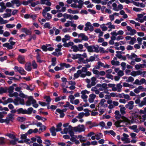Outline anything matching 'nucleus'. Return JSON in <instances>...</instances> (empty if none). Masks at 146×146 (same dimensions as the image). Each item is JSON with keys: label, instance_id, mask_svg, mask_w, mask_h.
<instances>
[{"label": "nucleus", "instance_id": "obj_1", "mask_svg": "<svg viewBox=\"0 0 146 146\" xmlns=\"http://www.w3.org/2000/svg\"><path fill=\"white\" fill-rule=\"evenodd\" d=\"M107 106L108 104L106 103V100L104 99H102L100 100L96 109L100 113V115L103 114L105 111V109L103 108V107L105 108Z\"/></svg>", "mask_w": 146, "mask_h": 146}, {"label": "nucleus", "instance_id": "obj_2", "mask_svg": "<svg viewBox=\"0 0 146 146\" xmlns=\"http://www.w3.org/2000/svg\"><path fill=\"white\" fill-rule=\"evenodd\" d=\"M121 119H122L121 121H117L115 122V125L117 127L122 126L123 125H121V122H123L126 125H127L130 123V121L126 117L122 116L121 117Z\"/></svg>", "mask_w": 146, "mask_h": 146}, {"label": "nucleus", "instance_id": "obj_3", "mask_svg": "<svg viewBox=\"0 0 146 146\" xmlns=\"http://www.w3.org/2000/svg\"><path fill=\"white\" fill-rule=\"evenodd\" d=\"M85 80L88 83L87 87L88 88H90L92 86L95 85L96 83V78L94 76L92 77L90 79H86Z\"/></svg>", "mask_w": 146, "mask_h": 146}, {"label": "nucleus", "instance_id": "obj_4", "mask_svg": "<svg viewBox=\"0 0 146 146\" xmlns=\"http://www.w3.org/2000/svg\"><path fill=\"white\" fill-rule=\"evenodd\" d=\"M31 101H32V104L34 107L36 108L38 107V105L36 103V100H34L32 96H30L28 98V100L26 103V105L28 106H31Z\"/></svg>", "mask_w": 146, "mask_h": 146}, {"label": "nucleus", "instance_id": "obj_5", "mask_svg": "<svg viewBox=\"0 0 146 146\" xmlns=\"http://www.w3.org/2000/svg\"><path fill=\"white\" fill-rule=\"evenodd\" d=\"M126 56L128 59L131 60H134L136 62H139L141 60L140 58H138L137 55L134 53H132L131 55L128 54H127Z\"/></svg>", "mask_w": 146, "mask_h": 146}, {"label": "nucleus", "instance_id": "obj_6", "mask_svg": "<svg viewBox=\"0 0 146 146\" xmlns=\"http://www.w3.org/2000/svg\"><path fill=\"white\" fill-rule=\"evenodd\" d=\"M146 73V71L142 72L140 70L133 71L130 73V75L133 77H135L139 75H142V77H144Z\"/></svg>", "mask_w": 146, "mask_h": 146}, {"label": "nucleus", "instance_id": "obj_7", "mask_svg": "<svg viewBox=\"0 0 146 146\" xmlns=\"http://www.w3.org/2000/svg\"><path fill=\"white\" fill-rule=\"evenodd\" d=\"M27 135L23 134L21 136V138L22 140L18 141L19 143H23V142L26 143L27 144H30L33 143L29 139H26Z\"/></svg>", "mask_w": 146, "mask_h": 146}, {"label": "nucleus", "instance_id": "obj_8", "mask_svg": "<svg viewBox=\"0 0 146 146\" xmlns=\"http://www.w3.org/2000/svg\"><path fill=\"white\" fill-rule=\"evenodd\" d=\"M126 29L128 32L126 33V35L133 36L136 34V31L135 29H133L130 27L127 26Z\"/></svg>", "mask_w": 146, "mask_h": 146}, {"label": "nucleus", "instance_id": "obj_9", "mask_svg": "<svg viewBox=\"0 0 146 146\" xmlns=\"http://www.w3.org/2000/svg\"><path fill=\"white\" fill-rule=\"evenodd\" d=\"M90 93V92L87 91L86 90H85L82 91L81 92V98L84 100V101L86 102L87 101V99L88 96L86 95V94H88Z\"/></svg>", "mask_w": 146, "mask_h": 146}, {"label": "nucleus", "instance_id": "obj_10", "mask_svg": "<svg viewBox=\"0 0 146 146\" xmlns=\"http://www.w3.org/2000/svg\"><path fill=\"white\" fill-rule=\"evenodd\" d=\"M94 27L92 26L91 23L89 22H87L85 24V27L84 28V30L87 31L88 30L90 31H94Z\"/></svg>", "mask_w": 146, "mask_h": 146}, {"label": "nucleus", "instance_id": "obj_11", "mask_svg": "<svg viewBox=\"0 0 146 146\" xmlns=\"http://www.w3.org/2000/svg\"><path fill=\"white\" fill-rule=\"evenodd\" d=\"M108 84L104 83L102 84V86L101 88H99V90L100 91H104L105 93L107 94H109V90L108 89Z\"/></svg>", "mask_w": 146, "mask_h": 146}, {"label": "nucleus", "instance_id": "obj_12", "mask_svg": "<svg viewBox=\"0 0 146 146\" xmlns=\"http://www.w3.org/2000/svg\"><path fill=\"white\" fill-rule=\"evenodd\" d=\"M74 130L75 131L81 132L85 130V128L83 125H79L74 127Z\"/></svg>", "mask_w": 146, "mask_h": 146}, {"label": "nucleus", "instance_id": "obj_13", "mask_svg": "<svg viewBox=\"0 0 146 146\" xmlns=\"http://www.w3.org/2000/svg\"><path fill=\"white\" fill-rule=\"evenodd\" d=\"M13 102L16 105H18L20 104L22 105H23L24 104V100L19 98H17L15 99Z\"/></svg>", "mask_w": 146, "mask_h": 146}, {"label": "nucleus", "instance_id": "obj_14", "mask_svg": "<svg viewBox=\"0 0 146 146\" xmlns=\"http://www.w3.org/2000/svg\"><path fill=\"white\" fill-rule=\"evenodd\" d=\"M70 25L74 28V30H76V25L72 21H68L67 22L65 23L64 25V26L65 27H68Z\"/></svg>", "mask_w": 146, "mask_h": 146}, {"label": "nucleus", "instance_id": "obj_15", "mask_svg": "<svg viewBox=\"0 0 146 146\" xmlns=\"http://www.w3.org/2000/svg\"><path fill=\"white\" fill-rule=\"evenodd\" d=\"M135 118L139 119L140 120V122H141L144 121L146 119V114H145L142 115V117L141 115L135 114L134 115Z\"/></svg>", "mask_w": 146, "mask_h": 146}, {"label": "nucleus", "instance_id": "obj_16", "mask_svg": "<svg viewBox=\"0 0 146 146\" xmlns=\"http://www.w3.org/2000/svg\"><path fill=\"white\" fill-rule=\"evenodd\" d=\"M17 60L19 63L24 64L25 62V56L22 55H19L17 58Z\"/></svg>", "mask_w": 146, "mask_h": 146}, {"label": "nucleus", "instance_id": "obj_17", "mask_svg": "<svg viewBox=\"0 0 146 146\" xmlns=\"http://www.w3.org/2000/svg\"><path fill=\"white\" fill-rule=\"evenodd\" d=\"M134 102L133 101H130L128 102L127 104L125 105V107L129 110H132L134 106Z\"/></svg>", "mask_w": 146, "mask_h": 146}, {"label": "nucleus", "instance_id": "obj_18", "mask_svg": "<svg viewBox=\"0 0 146 146\" xmlns=\"http://www.w3.org/2000/svg\"><path fill=\"white\" fill-rule=\"evenodd\" d=\"M145 13H143V14H139L137 15V17L135 19V20L138 21L139 22L142 23L144 22V20L143 19V15H145Z\"/></svg>", "mask_w": 146, "mask_h": 146}, {"label": "nucleus", "instance_id": "obj_19", "mask_svg": "<svg viewBox=\"0 0 146 146\" xmlns=\"http://www.w3.org/2000/svg\"><path fill=\"white\" fill-rule=\"evenodd\" d=\"M72 58L74 59H78L80 60L81 61L83 59L82 57V54H72Z\"/></svg>", "mask_w": 146, "mask_h": 146}, {"label": "nucleus", "instance_id": "obj_20", "mask_svg": "<svg viewBox=\"0 0 146 146\" xmlns=\"http://www.w3.org/2000/svg\"><path fill=\"white\" fill-rule=\"evenodd\" d=\"M72 127L71 126H69L68 127H66L64 128L63 131L61 132L62 134H66L69 132L70 130H72Z\"/></svg>", "mask_w": 146, "mask_h": 146}, {"label": "nucleus", "instance_id": "obj_21", "mask_svg": "<svg viewBox=\"0 0 146 146\" xmlns=\"http://www.w3.org/2000/svg\"><path fill=\"white\" fill-rule=\"evenodd\" d=\"M87 124L88 125L89 127L90 128L93 127L97 126L98 124L96 122H92L91 121H89L87 122Z\"/></svg>", "mask_w": 146, "mask_h": 146}, {"label": "nucleus", "instance_id": "obj_22", "mask_svg": "<svg viewBox=\"0 0 146 146\" xmlns=\"http://www.w3.org/2000/svg\"><path fill=\"white\" fill-rule=\"evenodd\" d=\"M96 97V96L95 94H90L89 96V98L88 99L89 102L90 103L93 102Z\"/></svg>", "mask_w": 146, "mask_h": 146}, {"label": "nucleus", "instance_id": "obj_23", "mask_svg": "<svg viewBox=\"0 0 146 146\" xmlns=\"http://www.w3.org/2000/svg\"><path fill=\"white\" fill-rule=\"evenodd\" d=\"M143 89V87L141 86H139L137 88H135L133 90L134 92L136 94H139L141 91H142V89Z\"/></svg>", "mask_w": 146, "mask_h": 146}, {"label": "nucleus", "instance_id": "obj_24", "mask_svg": "<svg viewBox=\"0 0 146 146\" xmlns=\"http://www.w3.org/2000/svg\"><path fill=\"white\" fill-rule=\"evenodd\" d=\"M78 37H81L82 40L86 41L88 40V38L84 33H80L78 34Z\"/></svg>", "mask_w": 146, "mask_h": 146}, {"label": "nucleus", "instance_id": "obj_25", "mask_svg": "<svg viewBox=\"0 0 146 146\" xmlns=\"http://www.w3.org/2000/svg\"><path fill=\"white\" fill-rule=\"evenodd\" d=\"M106 25H108V27L110 29L108 30L109 31H111V29H115V27L114 25H112L111 22H108L106 24Z\"/></svg>", "mask_w": 146, "mask_h": 146}, {"label": "nucleus", "instance_id": "obj_26", "mask_svg": "<svg viewBox=\"0 0 146 146\" xmlns=\"http://www.w3.org/2000/svg\"><path fill=\"white\" fill-rule=\"evenodd\" d=\"M129 128L131 130H133L134 132L136 133H138L139 131V130L137 128V126L136 125L129 126Z\"/></svg>", "mask_w": 146, "mask_h": 146}, {"label": "nucleus", "instance_id": "obj_27", "mask_svg": "<svg viewBox=\"0 0 146 146\" xmlns=\"http://www.w3.org/2000/svg\"><path fill=\"white\" fill-rule=\"evenodd\" d=\"M119 107V108H120V110L121 113L122 115L125 114L126 113V112L125 111L126 107H124L122 105H120Z\"/></svg>", "mask_w": 146, "mask_h": 146}, {"label": "nucleus", "instance_id": "obj_28", "mask_svg": "<svg viewBox=\"0 0 146 146\" xmlns=\"http://www.w3.org/2000/svg\"><path fill=\"white\" fill-rule=\"evenodd\" d=\"M25 68L27 71H31L32 69L31 63L30 62H27L25 64Z\"/></svg>", "mask_w": 146, "mask_h": 146}, {"label": "nucleus", "instance_id": "obj_29", "mask_svg": "<svg viewBox=\"0 0 146 146\" xmlns=\"http://www.w3.org/2000/svg\"><path fill=\"white\" fill-rule=\"evenodd\" d=\"M43 16L45 17L47 20H49L52 18V15L49 13H42Z\"/></svg>", "mask_w": 146, "mask_h": 146}, {"label": "nucleus", "instance_id": "obj_30", "mask_svg": "<svg viewBox=\"0 0 146 146\" xmlns=\"http://www.w3.org/2000/svg\"><path fill=\"white\" fill-rule=\"evenodd\" d=\"M95 133L93 132H90L87 135L86 137H91V139L93 140L96 139V136L94 135Z\"/></svg>", "mask_w": 146, "mask_h": 146}, {"label": "nucleus", "instance_id": "obj_31", "mask_svg": "<svg viewBox=\"0 0 146 146\" xmlns=\"http://www.w3.org/2000/svg\"><path fill=\"white\" fill-rule=\"evenodd\" d=\"M58 5L62 7L61 11H58V12H64L66 10V8L64 7V3L62 2H60L58 3Z\"/></svg>", "mask_w": 146, "mask_h": 146}, {"label": "nucleus", "instance_id": "obj_32", "mask_svg": "<svg viewBox=\"0 0 146 146\" xmlns=\"http://www.w3.org/2000/svg\"><path fill=\"white\" fill-rule=\"evenodd\" d=\"M110 95L111 97H119L120 98H122L121 96V94H117V93L112 92L110 93Z\"/></svg>", "mask_w": 146, "mask_h": 146}, {"label": "nucleus", "instance_id": "obj_33", "mask_svg": "<svg viewBox=\"0 0 146 146\" xmlns=\"http://www.w3.org/2000/svg\"><path fill=\"white\" fill-rule=\"evenodd\" d=\"M83 5L82 4H78V5H77L75 3H72L70 5L71 7L72 8H81L83 6Z\"/></svg>", "mask_w": 146, "mask_h": 146}, {"label": "nucleus", "instance_id": "obj_34", "mask_svg": "<svg viewBox=\"0 0 146 146\" xmlns=\"http://www.w3.org/2000/svg\"><path fill=\"white\" fill-rule=\"evenodd\" d=\"M56 111L60 114V117L62 118L65 115L64 113V111L62 110H61L59 109H57Z\"/></svg>", "mask_w": 146, "mask_h": 146}, {"label": "nucleus", "instance_id": "obj_35", "mask_svg": "<svg viewBox=\"0 0 146 146\" xmlns=\"http://www.w3.org/2000/svg\"><path fill=\"white\" fill-rule=\"evenodd\" d=\"M146 105V97L144 98L143 100L141 101L139 105V106L140 107H143V106Z\"/></svg>", "mask_w": 146, "mask_h": 146}, {"label": "nucleus", "instance_id": "obj_36", "mask_svg": "<svg viewBox=\"0 0 146 146\" xmlns=\"http://www.w3.org/2000/svg\"><path fill=\"white\" fill-rule=\"evenodd\" d=\"M61 50V49H59L58 48H56L55 50V52H53L52 54L54 55L58 56L59 55L61 54L60 53V52Z\"/></svg>", "mask_w": 146, "mask_h": 146}, {"label": "nucleus", "instance_id": "obj_37", "mask_svg": "<svg viewBox=\"0 0 146 146\" xmlns=\"http://www.w3.org/2000/svg\"><path fill=\"white\" fill-rule=\"evenodd\" d=\"M21 30L23 32L25 33L27 35H29L31 33L30 31L27 28H22Z\"/></svg>", "mask_w": 146, "mask_h": 146}, {"label": "nucleus", "instance_id": "obj_38", "mask_svg": "<svg viewBox=\"0 0 146 146\" xmlns=\"http://www.w3.org/2000/svg\"><path fill=\"white\" fill-rule=\"evenodd\" d=\"M3 46L4 47H6L7 48L11 49L13 48V47L12 45H10L9 43H6L5 44H3Z\"/></svg>", "mask_w": 146, "mask_h": 146}, {"label": "nucleus", "instance_id": "obj_39", "mask_svg": "<svg viewBox=\"0 0 146 146\" xmlns=\"http://www.w3.org/2000/svg\"><path fill=\"white\" fill-rule=\"evenodd\" d=\"M18 114L22 113L26 114V109H23L22 108H20L17 110Z\"/></svg>", "mask_w": 146, "mask_h": 146}, {"label": "nucleus", "instance_id": "obj_40", "mask_svg": "<svg viewBox=\"0 0 146 146\" xmlns=\"http://www.w3.org/2000/svg\"><path fill=\"white\" fill-rule=\"evenodd\" d=\"M70 36L68 35H65L64 38H62V40L63 42H65L70 40Z\"/></svg>", "mask_w": 146, "mask_h": 146}, {"label": "nucleus", "instance_id": "obj_41", "mask_svg": "<svg viewBox=\"0 0 146 146\" xmlns=\"http://www.w3.org/2000/svg\"><path fill=\"white\" fill-rule=\"evenodd\" d=\"M13 102V100L12 99L9 98L7 100H5L3 102H2V103L4 105H6L8 103H11Z\"/></svg>", "mask_w": 146, "mask_h": 146}, {"label": "nucleus", "instance_id": "obj_42", "mask_svg": "<svg viewBox=\"0 0 146 146\" xmlns=\"http://www.w3.org/2000/svg\"><path fill=\"white\" fill-rule=\"evenodd\" d=\"M121 94L122 97H123L125 99H126L128 101L131 100L130 97L128 94H125L124 93H122Z\"/></svg>", "mask_w": 146, "mask_h": 146}, {"label": "nucleus", "instance_id": "obj_43", "mask_svg": "<svg viewBox=\"0 0 146 146\" xmlns=\"http://www.w3.org/2000/svg\"><path fill=\"white\" fill-rule=\"evenodd\" d=\"M50 132L52 133V135L53 136H55L56 135V129L54 127H52L50 129Z\"/></svg>", "mask_w": 146, "mask_h": 146}, {"label": "nucleus", "instance_id": "obj_44", "mask_svg": "<svg viewBox=\"0 0 146 146\" xmlns=\"http://www.w3.org/2000/svg\"><path fill=\"white\" fill-rule=\"evenodd\" d=\"M13 140H11L10 141V143L12 145H15L17 143V142H18V139L16 138V137L14 139H13Z\"/></svg>", "mask_w": 146, "mask_h": 146}, {"label": "nucleus", "instance_id": "obj_45", "mask_svg": "<svg viewBox=\"0 0 146 146\" xmlns=\"http://www.w3.org/2000/svg\"><path fill=\"white\" fill-rule=\"evenodd\" d=\"M35 87V85H30L29 86L27 85L26 89L28 90H30L31 91H33Z\"/></svg>", "mask_w": 146, "mask_h": 146}, {"label": "nucleus", "instance_id": "obj_46", "mask_svg": "<svg viewBox=\"0 0 146 146\" xmlns=\"http://www.w3.org/2000/svg\"><path fill=\"white\" fill-rule=\"evenodd\" d=\"M9 22V21L4 20L3 18L0 16V24L1 25L5 24Z\"/></svg>", "mask_w": 146, "mask_h": 146}, {"label": "nucleus", "instance_id": "obj_47", "mask_svg": "<svg viewBox=\"0 0 146 146\" xmlns=\"http://www.w3.org/2000/svg\"><path fill=\"white\" fill-rule=\"evenodd\" d=\"M33 111V109L31 107L28 108L27 110L26 109V114L30 115L32 113Z\"/></svg>", "mask_w": 146, "mask_h": 146}, {"label": "nucleus", "instance_id": "obj_48", "mask_svg": "<svg viewBox=\"0 0 146 146\" xmlns=\"http://www.w3.org/2000/svg\"><path fill=\"white\" fill-rule=\"evenodd\" d=\"M121 140L124 143H128L130 142V140L129 138H122Z\"/></svg>", "mask_w": 146, "mask_h": 146}, {"label": "nucleus", "instance_id": "obj_49", "mask_svg": "<svg viewBox=\"0 0 146 146\" xmlns=\"http://www.w3.org/2000/svg\"><path fill=\"white\" fill-rule=\"evenodd\" d=\"M97 140H98L103 137V135L101 133H98L95 135Z\"/></svg>", "mask_w": 146, "mask_h": 146}, {"label": "nucleus", "instance_id": "obj_50", "mask_svg": "<svg viewBox=\"0 0 146 146\" xmlns=\"http://www.w3.org/2000/svg\"><path fill=\"white\" fill-rule=\"evenodd\" d=\"M136 42V39L135 37H132L130 41H129V44H130L133 45Z\"/></svg>", "mask_w": 146, "mask_h": 146}, {"label": "nucleus", "instance_id": "obj_51", "mask_svg": "<svg viewBox=\"0 0 146 146\" xmlns=\"http://www.w3.org/2000/svg\"><path fill=\"white\" fill-rule=\"evenodd\" d=\"M106 24H103L100 25V28L102 29L103 31H106L108 29V27L106 26Z\"/></svg>", "mask_w": 146, "mask_h": 146}, {"label": "nucleus", "instance_id": "obj_52", "mask_svg": "<svg viewBox=\"0 0 146 146\" xmlns=\"http://www.w3.org/2000/svg\"><path fill=\"white\" fill-rule=\"evenodd\" d=\"M42 4H45L46 5L50 6L51 5L52 3L50 2L49 0H45L43 2L41 3Z\"/></svg>", "mask_w": 146, "mask_h": 146}, {"label": "nucleus", "instance_id": "obj_53", "mask_svg": "<svg viewBox=\"0 0 146 146\" xmlns=\"http://www.w3.org/2000/svg\"><path fill=\"white\" fill-rule=\"evenodd\" d=\"M105 132L106 134L110 133L113 137H115L116 135L115 133L113 130L106 131H105Z\"/></svg>", "mask_w": 146, "mask_h": 146}, {"label": "nucleus", "instance_id": "obj_54", "mask_svg": "<svg viewBox=\"0 0 146 146\" xmlns=\"http://www.w3.org/2000/svg\"><path fill=\"white\" fill-rule=\"evenodd\" d=\"M81 74V71L80 70H78L77 71L76 73L74 74V77L75 78H78L80 75V74Z\"/></svg>", "mask_w": 146, "mask_h": 146}, {"label": "nucleus", "instance_id": "obj_55", "mask_svg": "<svg viewBox=\"0 0 146 146\" xmlns=\"http://www.w3.org/2000/svg\"><path fill=\"white\" fill-rule=\"evenodd\" d=\"M62 125V123H60L56 125V131L58 132L62 130L61 127Z\"/></svg>", "mask_w": 146, "mask_h": 146}, {"label": "nucleus", "instance_id": "obj_56", "mask_svg": "<svg viewBox=\"0 0 146 146\" xmlns=\"http://www.w3.org/2000/svg\"><path fill=\"white\" fill-rule=\"evenodd\" d=\"M144 66V64H139L135 65V67L136 69L139 70L143 67Z\"/></svg>", "mask_w": 146, "mask_h": 146}, {"label": "nucleus", "instance_id": "obj_57", "mask_svg": "<svg viewBox=\"0 0 146 146\" xmlns=\"http://www.w3.org/2000/svg\"><path fill=\"white\" fill-rule=\"evenodd\" d=\"M116 87L117 89V92H121L122 87V85L120 83H119L117 84Z\"/></svg>", "mask_w": 146, "mask_h": 146}, {"label": "nucleus", "instance_id": "obj_58", "mask_svg": "<svg viewBox=\"0 0 146 146\" xmlns=\"http://www.w3.org/2000/svg\"><path fill=\"white\" fill-rule=\"evenodd\" d=\"M51 8L49 7H46L44 8V9L43 10L42 13H46L47 12L50 11Z\"/></svg>", "mask_w": 146, "mask_h": 146}, {"label": "nucleus", "instance_id": "obj_59", "mask_svg": "<svg viewBox=\"0 0 146 146\" xmlns=\"http://www.w3.org/2000/svg\"><path fill=\"white\" fill-rule=\"evenodd\" d=\"M63 16L66 19H69L71 20V17L72 16L71 15L64 13L63 14Z\"/></svg>", "mask_w": 146, "mask_h": 146}, {"label": "nucleus", "instance_id": "obj_60", "mask_svg": "<svg viewBox=\"0 0 146 146\" xmlns=\"http://www.w3.org/2000/svg\"><path fill=\"white\" fill-rule=\"evenodd\" d=\"M60 66L62 67H65L66 68H69L71 67V66L68 64H66L65 63H61L60 64ZM62 68H63V67H62Z\"/></svg>", "mask_w": 146, "mask_h": 146}, {"label": "nucleus", "instance_id": "obj_61", "mask_svg": "<svg viewBox=\"0 0 146 146\" xmlns=\"http://www.w3.org/2000/svg\"><path fill=\"white\" fill-rule=\"evenodd\" d=\"M94 52H99V46L98 45L93 46Z\"/></svg>", "mask_w": 146, "mask_h": 146}, {"label": "nucleus", "instance_id": "obj_62", "mask_svg": "<svg viewBox=\"0 0 146 146\" xmlns=\"http://www.w3.org/2000/svg\"><path fill=\"white\" fill-rule=\"evenodd\" d=\"M17 120L19 121L23 122L26 120V118L23 117H17Z\"/></svg>", "mask_w": 146, "mask_h": 146}, {"label": "nucleus", "instance_id": "obj_63", "mask_svg": "<svg viewBox=\"0 0 146 146\" xmlns=\"http://www.w3.org/2000/svg\"><path fill=\"white\" fill-rule=\"evenodd\" d=\"M112 6L113 7V10L115 11H118V8H117V5L115 3H113L112 4Z\"/></svg>", "mask_w": 146, "mask_h": 146}, {"label": "nucleus", "instance_id": "obj_64", "mask_svg": "<svg viewBox=\"0 0 146 146\" xmlns=\"http://www.w3.org/2000/svg\"><path fill=\"white\" fill-rule=\"evenodd\" d=\"M5 135L8 137L9 138L11 139H14L15 137V136L14 135L11 133H8L5 134Z\"/></svg>", "mask_w": 146, "mask_h": 146}]
</instances>
